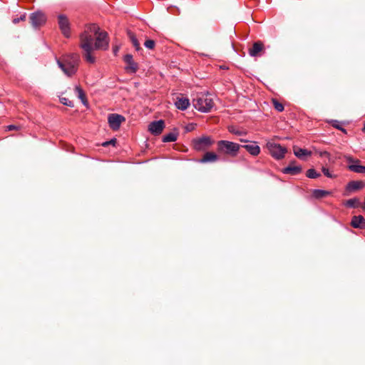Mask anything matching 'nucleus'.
<instances>
[{
	"label": "nucleus",
	"mask_w": 365,
	"mask_h": 365,
	"mask_svg": "<svg viewBox=\"0 0 365 365\" xmlns=\"http://www.w3.org/2000/svg\"><path fill=\"white\" fill-rule=\"evenodd\" d=\"M79 46L83 50L85 60L90 63H94L96 58L92 52L94 50L106 51L109 47L108 33L101 31L96 24L88 25L80 35Z\"/></svg>",
	"instance_id": "f257e3e1"
},
{
	"label": "nucleus",
	"mask_w": 365,
	"mask_h": 365,
	"mask_svg": "<svg viewBox=\"0 0 365 365\" xmlns=\"http://www.w3.org/2000/svg\"><path fill=\"white\" fill-rule=\"evenodd\" d=\"M80 61V56L78 53H70L64 56L61 60L57 59V64L68 76L74 75Z\"/></svg>",
	"instance_id": "f03ea898"
},
{
	"label": "nucleus",
	"mask_w": 365,
	"mask_h": 365,
	"mask_svg": "<svg viewBox=\"0 0 365 365\" xmlns=\"http://www.w3.org/2000/svg\"><path fill=\"white\" fill-rule=\"evenodd\" d=\"M195 109L202 113H208L214 106L213 98L209 93H200L192 100Z\"/></svg>",
	"instance_id": "7ed1b4c3"
},
{
	"label": "nucleus",
	"mask_w": 365,
	"mask_h": 365,
	"mask_svg": "<svg viewBox=\"0 0 365 365\" xmlns=\"http://www.w3.org/2000/svg\"><path fill=\"white\" fill-rule=\"evenodd\" d=\"M241 145L228 140H219L217 142V151L232 157L237 155Z\"/></svg>",
	"instance_id": "20e7f679"
},
{
	"label": "nucleus",
	"mask_w": 365,
	"mask_h": 365,
	"mask_svg": "<svg viewBox=\"0 0 365 365\" xmlns=\"http://www.w3.org/2000/svg\"><path fill=\"white\" fill-rule=\"evenodd\" d=\"M267 147L271 155L277 160L283 158L285 153H287L286 148L282 147L279 144L275 143L268 142L267 143Z\"/></svg>",
	"instance_id": "39448f33"
},
{
	"label": "nucleus",
	"mask_w": 365,
	"mask_h": 365,
	"mask_svg": "<svg viewBox=\"0 0 365 365\" xmlns=\"http://www.w3.org/2000/svg\"><path fill=\"white\" fill-rule=\"evenodd\" d=\"M213 143L214 140L209 136H202L192 140L193 148L197 151L205 150L212 145Z\"/></svg>",
	"instance_id": "423d86ee"
},
{
	"label": "nucleus",
	"mask_w": 365,
	"mask_h": 365,
	"mask_svg": "<svg viewBox=\"0 0 365 365\" xmlns=\"http://www.w3.org/2000/svg\"><path fill=\"white\" fill-rule=\"evenodd\" d=\"M58 24L60 30L61 31L63 35L66 38H69L71 36L70 32V22L68 17L64 14H60L58 16Z\"/></svg>",
	"instance_id": "0eeeda50"
},
{
	"label": "nucleus",
	"mask_w": 365,
	"mask_h": 365,
	"mask_svg": "<svg viewBox=\"0 0 365 365\" xmlns=\"http://www.w3.org/2000/svg\"><path fill=\"white\" fill-rule=\"evenodd\" d=\"M29 19L31 24L34 29H38L44 24L46 21L44 14L41 11L31 14Z\"/></svg>",
	"instance_id": "6e6552de"
},
{
	"label": "nucleus",
	"mask_w": 365,
	"mask_h": 365,
	"mask_svg": "<svg viewBox=\"0 0 365 365\" xmlns=\"http://www.w3.org/2000/svg\"><path fill=\"white\" fill-rule=\"evenodd\" d=\"M124 120L125 118L123 115L116 113L110 114L108 118L109 125L114 130H118Z\"/></svg>",
	"instance_id": "1a4fd4ad"
},
{
	"label": "nucleus",
	"mask_w": 365,
	"mask_h": 365,
	"mask_svg": "<svg viewBox=\"0 0 365 365\" xmlns=\"http://www.w3.org/2000/svg\"><path fill=\"white\" fill-rule=\"evenodd\" d=\"M165 128V123L163 120L153 121L149 124L148 130L153 135H160Z\"/></svg>",
	"instance_id": "9d476101"
},
{
	"label": "nucleus",
	"mask_w": 365,
	"mask_h": 365,
	"mask_svg": "<svg viewBox=\"0 0 365 365\" xmlns=\"http://www.w3.org/2000/svg\"><path fill=\"white\" fill-rule=\"evenodd\" d=\"M264 51V44L261 41H256L249 49V55L252 57L260 56L261 53Z\"/></svg>",
	"instance_id": "9b49d317"
},
{
	"label": "nucleus",
	"mask_w": 365,
	"mask_h": 365,
	"mask_svg": "<svg viewBox=\"0 0 365 365\" xmlns=\"http://www.w3.org/2000/svg\"><path fill=\"white\" fill-rule=\"evenodd\" d=\"M124 61L127 63L125 70L128 72L134 73L138 70V64L133 61V56L131 54H126L124 56Z\"/></svg>",
	"instance_id": "f8f14e48"
},
{
	"label": "nucleus",
	"mask_w": 365,
	"mask_h": 365,
	"mask_svg": "<svg viewBox=\"0 0 365 365\" xmlns=\"http://www.w3.org/2000/svg\"><path fill=\"white\" fill-rule=\"evenodd\" d=\"M302 171V168L300 165H294V163H291L287 167L283 168L282 173L284 174H289L296 175Z\"/></svg>",
	"instance_id": "ddd939ff"
},
{
	"label": "nucleus",
	"mask_w": 365,
	"mask_h": 365,
	"mask_svg": "<svg viewBox=\"0 0 365 365\" xmlns=\"http://www.w3.org/2000/svg\"><path fill=\"white\" fill-rule=\"evenodd\" d=\"M351 225L354 228L364 229L365 219L362 215L354 216L351 219Z\"/></svg>",
	"instance_id": "4468645a"
},
{
	"label": "nucleus",
	"mask_w": 365,
	"mask_h": 365,
	"mask_svg": "<svg viewBox=\"0 0 365 365\" xmlns=\"http://www.w3.org/2000/svg\"><path fill=\"white\" fill-rule=\"evenodd\" d=\"M252 155H258L260 153V148L257 145L256 142H252L251 144H246L242 145Z\"/></svg>",
	"instance_id": "2eb2a0df"
},
{
	"label": "nucleus",
	"mask_w": 365,
	"mask_h": 365,
	"mask_svg": "<svg viewBox=\"0 0 365 365\" xmlns=\"http://www.w3.org/2000/svg\"><path fill=\"white\" fill-rule=\"evenodd\" d=\"M190 101L187 98H178L175 103L178 109L181 110H186L190 106Z\"/></svg>",
	"instance_id": "dca6fc26"
},
{
	"label": "nucleus",
	"mask_w": 365,
	"mask_h": 365,
	"mask_svg": "<svg viewBox=\"0 0 365 365\" xmlns=\"http://www.w3.org/2000/svg\"><path fill=\"white\" fill-rule=\"evenodd\" d=\"M219 160V157L217 154L212 152H207L203 158L200 160V163H213Z\"/></svg>",
	"instance_id": "f3484780"
},
{
	"label": "nucleus",
	"mask_w": 365,
	"mask_h": 365,
	"mask_svg": "<svg viewBox=\"0 0 365 365\" xmlns=\"http://www.w3.org/2000/svg\"><path fill=\"white\" fill-rule=\"evenodd\" d=\"M364 184L361 181H351L346 185V190L353 192L359 190L364 187Z\"/></svg>",
	"instance_id": "a211bd4d"
},
{
	"label": "nucleus",
	"mask_w": 365,
	"mask_h": 365,
	"mask_svg": "<svg viewBox=\"0 0 365 365\" xmlns=\"http://www.w3.org/2000/svg\"><path fill=\"white\" fill-rule=\"evenodd\" d=\"M74 91H75V93L77 95L78 98L81 101L83 105L86 106L87 105V99H86V94H85L84 91H83V89L80 86H76Z\"/></svg>",
	"instance_id": "6ab92c4d"
},
{
	"label": "nucleus",
	"mask_w": 365,
	"mask_h": 365,
	"mask_svg": "<svg viewBox=\"0 0 365 365\" xmlns=\"http://www.w3.org/2000/svg\"><path fill=\"white\" fill-rule=\"evenodd\" d=\"M330 193L329 191L315 189L312 191V196L317 199H320L330 195Z\"/></svg>",
	"instance_id": "aec40b11"
},
{
	"label": "nucleus",
	"mask_w": 365,
	"mask_h": 365,
	"mask_svg": "<svg viewBox=\"0 0 365 365\" xmlns=\"http://www.w3.org/2000/svg\"><path fill=\"white\" fill-rule=\"evenodd\" d=\"M294 154L299 158H303L304 156L311 155L312 152L304 148H297L294 150Z\"/></svg>",
	"instance_id": "412c9836"
},
{
	"label": "nucleus",
	"mask_w": 365,
	"mask_h": 365,
	"mask_svg": "<svg viewBox=\"0 0 365 365\" xmlns=\"http://www.w3.org/2000/svg\"><path fill=\"white\" fill-rule=\"evenodd\" d=\"M178 133L170 132L163 137V142H174L177 140Z\"/></svg>",
	"instance_id": "4be33fe9"
},
{
	"label": "nucleus",
	"mask_w": 365,
	"mask_h": 365,
	"mask_svg": "<svg viewBox=\"0 0 365 365\" xmlns=\"http://www.w3.org/2000/svg\"><path fill=\"white\" fill-rule=\"evenodd\" d=\"M349 169L356 173H365V166L358 164H351L348 166Z\"/></svg>",
	"instance_id": "5701e85b"
},
{
	"label": "nucleus",
	"mask_w": 365,
	"mask_h": 365,
	"mask_svg": "<svg viewBox=\"0 0 365 365\" xmlns=\"http://www.w3.org/2000/svg\"><path fill=\"white\" fill-rule=\"evenodd\" d=\"M128 35L133 43V46L135 47V48L137 51L140 50V43H139L136 36L134 35V34L132 33L131 31H128Z\"/></svg>",
	"instance_id": "b1692460"
},
{
	"label": "nucleus",
	"mask_w": 365,
	"mask_h": 365,
	"mask_svg": "<svg viewBox=\"0 0 365 365\" xmlns=\"http://www.w3.org/2000/svg\"><path fill=\"white\" fill-rule=\"evenodd\" d=\"M307 177L312 179H315L319 178L321 175L320 173H317L314 169H309L307 171L306 174Z\"/></svg>",
	"instance_id": "393cba45"
},
{
	"label": "nucleus",
	"mask_w": 365,
	"mask_h": 365,
	"mask_svg": "<svg viewBox=\"0 0 365 365\" xmlns=\"http://www.w3.org/2000/svg\"><path fill=\"white\" fill-rule=\"evenodd\" d=\"M359 203V200L357 198H351L345 202V205L349 207H356Z\"/></svg>",
	"instance_id": "a878e982"
},
{
	"label": "nucleus",
	"mask_w": 365,
	"mask_h": 365,
	"mask_svg": "<svg viewBox=\"0 0 365 365\" xmlns=\"http://www.w3.org/2000/svg\"><path fill=\"white\" fill-rule=\"evenodd\" d=\"M59 100H60V102L65 106H67L69 107H73V106H74L73 101H70L68 98H67L66 97H60Z\"/></svg>",
	"instance_id": "bb28decb"
},
{
	"label": "nucleus",
	"mask_w": 365,
	"mask_h": 365,
	"mask_svg": "<svg viewBox=\"0 0 365 365\" xmlns=\"http://www.w3.org/2000/svg\"><path fill=\"white\" fill-rule=\"evenodd\" d=\"M273 105L277 111L282 112L284 110V106L277 100H273Z\"/></svg>",
	"instance_id": "cd10ccee"
},
{
	"label": "nucleus",
	"mask_w": 365,
	"mask_h": 365,
	"mask_svg": "<svg viewBox=\"0 0 365 365\" xmlns=\"http://www.w3.org/2000/svg\"><path fill=\"white\" fill-rule=\"evenodd\" d=\"M322 170L326 177L329 178H336V175L331 173L328 168L323 167Z\"/></svg>",
	"instance_id": "c85d7f7f"
},
{
	"label": "nucleus",
	"mask_w": 365,
	"mask_h": 365,
	"mask_svg": "<svg viewBox=\"0 0 365 365\" xmlns=\"http://www.w3.org/2000/svg\"><path fill=\"white\" fill-rule=\"evenodd\" d=\"M155 41L151 39H148L144 43V46L149 49H153L155 46Z\"/></svg>",
	"instance_id": "c756f323"
},
{
	"label": "nucleus",
	"mask_w": 365,
	"mask_h": 365,
	"mask_svg": "<svg viewBox=\"0 0 365 365\" xmlns=\"http://www.w3.org/2000/svg\"><path fill=\"white\" fill-rule=\"evenodd\" d=\"M345 159L346 160L347 162L349 163H359V160H354L352 157L349 156V155H346L345 156Z\"/></svg>",
	"instance_id": "7c9ffc66"
},
{
	"label": "nucleus",
	"mask_w": 365,
	"mask_h": 365,
	"mask_svg": "<svg viewBox=\"0 0 365 365\" xmlns=\"http://www.w3.org/2000/svg\"><path fill=\"white\" fill-rule=\"evenodd\" d=\"M26 19V14H23L20 16V18H16L13 19L14 24H17L21 21H24Z\"/></svg>",
	"instance_id": "2f4dec72"
},
{
	"label": "nucleus",
	"mask_w": 365,
	"mask_h": 365,
	"mask_svg": "<svg viewBox=\"0 0 365 365\" xmlns=\"http://www.w3.org/2000/svg\"><path fill=\"white\" fill-rule=\"evenodd\" d=\"M229 131L235 135H242L244 134L243 132H241L240 130H235L234 128H229Z\"/></svg>",
	"instance_id": "473e14b6"
},
{
	"label": "nucleus",
	"mask_w": 365,
	"mask_h": 365,
	"mask_svg": "<svg viewBox=\"0 0 365 365\" xmlns=\"http://www.w3.org/2000/svg\"><path fill=\"white\" fill-rule=\"evenodd\" d=\"M338 122L337 121H334V124H333V126L341 130V131H343L344 133L346 132V130L343 128H341V126H339L338 124Z\"/></svg>",
	"instance_id": "72a5a7b5"
},
{
	"label": "nucleus",
	"mask_w": 365,
	"mask_h": 365,
	"mask_svg": "<svg viewBox=\"0 0 365 365\" xmlns=\"http://www.w3.org/2000/svg\"><path fill=\"white\" fill-rule=\"evenodd\" d=\"M319 155L321 157H327L329 158L330 154L327 151H322L319 153Z\"/></svg>",
	"instance_id": "f704fd0d"
},
{
	"label": "nucleus",
	"mask_w": 365,
	"mask_h": 365,
	"mask_svg": "<svg viewBox=\"0 0 365 365\" xmlns=\"http://www.w3.org/2000/svg\"><path fill=\"white\" fill-rule=\"evenodd\" d=\"M7 129H8L9 130H16V129H17V127H16V125H9V126L7 127Z\"/></svg>",
	"instance_id": "c9c22d12"
},
{
	"label": "nucleus",
	"mask_w": 365,
	"mask_h": 365,
	"mask_svg": "<svg viewBox=\"0 0 365 365\" xmlns=\"http://www.w3.org/2000/svg\"><path fill=\"white\" fill-rule=\"evenodd\" d=\"M110 145V142L109 141H106V142H104L102 143V145L104 146V147H106L108 145Z\"/></svg>",
	"instance_id": "e433bc0d"
},
{
	"label": "nucleus",
	"mask_w": 365,
	"mask_h": 365,
	"mask_svg": "<svg viewBox=\"0 0 365 365\" xmlns=\"http://www.w3.org/2000/svg\"><path fill=\"white\" fill-rule=\"evenodd\" d=\"M109 142H110V144L115 145L116 140L115 139H111Z\"/></svg>",
	"instance_id": "4c0bfd02"
},
{
	"label": "nucleus",
	"mask_w": 365,
	"mask_h": 365,
	"mask_svg": "<svg viewBox=\"0 0 365 365\" xmlns=\"http://www.w3.org/2000/svg\"><path fill=\"white\" fill-rule=\"evenodd\" d=\"M118 47L115 48L113 49V52H114V53H115V54H116V53L118 52Z\"/></svg>",
	"instance_id": "58836bf2"
},
{
	"label": "nucleus",
	"mask_w": 365,
	"mask_h": 365,
	"mask_svg": "<svg viewBox=\"0 0 365 365\" xmlns=\"http://www.w3.org/2000/svg\"><path fill=\"white\" fill-rule=\"evenodd\" d=\"M240 141L241 142H244V143L248 142V140H245V139H240Z\"/></svg>",
	"instance_id": "ea45409f"
},
{
	"label": "nucleus",
	"mask_w": 365,
	"mask_h": 365,
	"mask_svg": "<svg viewBox=\"0 0 365 365\" xmlns=\"http://www.w3.org/2000/svg\"><path fill=\"white\" fill-rule=\"evenodd\" d=\"M363 131L365 132V123H364V126L363 128Z\"/></svg>",
	"instance_id": "a19ab883"
}]
</instances>
